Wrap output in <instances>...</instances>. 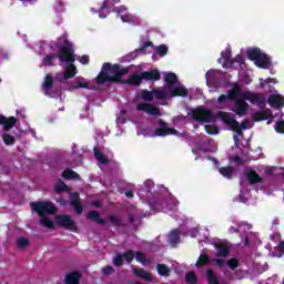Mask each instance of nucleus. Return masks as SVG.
<instances>
[{
  "label": "nucleus",
  "mask_w": 284,
  "mask_h": 284,
  "mask_svg": "<svg viewBox=\"0 0 284 284\" xmlns=\"http://www.w3.org/2000/svg\"><path fill=\"white\" fill-rule=\"evenodd\" d=\"M227 101H233L234 104L232 105V112H235L237 116H245L247 110H250V104L245 101H250L253 105H261L263 100L261 95L253 93L252 91H241V84L235 82L233 89H231L226 94H222L217 98V103L222 108H225Z\"/></svg>",
  "instance_id": "nucleus-1"
},
{
  "label": "nucleus",
  "mask_w": 284,
  "mask_h": 284,
  "mask_svg": "<svg viewBox=\"0 0 284 284\" xmlns=\"http://www.w3.org/2000/svg\"><path fill=\"white\" fill-rule=\"evenodd\" d=\"M164 81L166 87L164 89H156L153 91L144 90L141 93V99L150 103L155 97L163 101L164 99H172V97H187V89L179 83V79L174 73H164Z\"/></svg>",
  "instance_id": "nucleus-2"
},
{
  "label": "nucleus",
  "mask_w": 284,
  "mask_h": 284,
  "mask_svg": "<svg viewBox=\"0 0 284 284\" xmlns=\"http://www.w3.org/2000/svg\"><path fill=\"white\" fill-rule=\"evenodd\" d=\"M55 48H60V52L58 53V59L61 63H71L65 67L64 73H58L54 78L59 83H65L68 79H73L77 77V67H74V49L68 42V38L62 36L58 39Z\"/></svg>",
  "instance_id": "nucleus-3"
},
{
  "label": "nucleus",
  "mask_w": 284,
  "mask_h": 284,
  "mask_svg": "<svg viewBox=\"0 0 284 284\" xmlns=\"http://www.w3.org/2000/svg\"><path fill=\"white\" fill-rule=\"evenodd\" d=\"M128 74V69L122 68L119 64H110L105 62L102 65L101 72L97 77V83L103 84L109 82H121L123 75Z\"/></svg>",
  "instance_id": "nucleus-4"
},
{
  "label": "nucleus",
  "mask_w": 284,
  "mask_h": 284,
  "mask_svg": "<svg viewBox=\"0 0 284 284\" xmlns=\"http://www.w3.org/2000/svg\"><path fill=\"white\" fill-rule=\"evenodd\" d=\"M31 209L33 212H37L40 216V224L43 225V227L52 229L54 227V222L50 220V217H47L50 214H54L57 212V207L54 204L50 201H43V202H32Z\"/></svg>",
  "instance_id": "nucleus-5"
},
{
  "label": "nucleus",
  "mask_w": 284,
  "mask_h": 284,
  "mask_svg": "<svg viewBox=\"0 0 284 284\" xmlns=\"http://www.w3.org/2000/svg\"><path fill=\"white\" fill-rule=\"evenodd\" d=\"M217 116L222 120L224 125L231 128V130H233V132H236L239 136H241L242 130H250V128H252L253 125L252 121H244L242 122V124H239V122L234 118V114L230 112L221 111Z\"/></svg>",
  "instance_id": "nucleus-6"
},
{
  "label": "nucleus",
  "mask_w": 284,
  "mask_h": 284,
  "mask_svg": "<svg viewBox=\"0 0 284 284\" xmlns=\"http://www.w3.org/2000/svg\"><path fill=\"white\" fill-rule=\"evenodd\" d=\"M247 54L248 59H251V61H254L257 68H263L264 70H267V68L272 65V62L270 61L267 54L261 52L258 49H250Z\"/></svg>",
  "instance_id": "nucleus-7"
},
{
  "label": "nucleus",
  "mask_w": 284,
  "mask_h": 284,
  "mask_svg": "<svg viewBox=\"0 0 284 284\" xmlns=\"http://www.w3.org/2000/svg\"><path fill=\"white\" fill-rule=\"evenodd\" d=\"M187 118L199 123H210L212 121V111L205 109L192 110L189 112Z\"/></svg>",
  "instance_id": "nucleus-8"
},
{
  "label": "nucleus",
  "mask_w": 284,
  "mask_h": 284,
  "mask_svg": "<svg viewBox=\"0 0 284 284\" xmlns=\"http://www.w3.org/2000/svg\"><path fill=\"white\" fill-rule=\"evenodd\" d=\"M159 124L161 125L160 129L155 130L154 133H143L144 136H168L170 134H179V131H176L175 129L169 128L168 124L165 123V121L163 120H159Z\"/></svg>",
  "instance_id": "nucleus-9"
},
{
  "label": "nucleus",
  "mask_w": 284,
  "mask_h": 284,
  "mask_svg": "<svg viewBox=\"0 0 284 284\" xmlns=\"http://www.w3.org/2000/svg\"><path fill=\"white\" fill-rule=\"evenodd\" d=\"M55 223H58V225H61V227H64L65 230L77 232V224L69 215H57Z\"/></svg>",
  "instance_id": "nucleus-10"
},
{
  "label": "nucleus",
  "mask_w": 284,
  "mask_h": 284,
  "mask_svg": "<svg viewBox=\"0 0 284 284\" xmlns=\"http://www.w3.org/2000/svg\"><path fill=\"white\" fill-rule=\"evenodd\" d=\"M136 110L145 112V114H149L150 116H161V111L159 110V108L150 103H139L136 105Z\"/></svg>",
  "instance_id": "nucleus-11"
},
{
  "label": "nucleus",
  "mask_w": 284,
  "mask_h": 284,
  "mask_svg": "<svg viewBox=\"0 0 284 284\" xmlns=\"http://www.w3.org/2000/svg\"><path fill=\"white\" fill-rule=\"evenodd\" d=\"M123 261L126 263H132V261H134V252L128 251L123 254H118L115 257H113V265H123Z\"/></svg>",
  "instance_id": "nucleus-12"
},
{
  "label": "nucleus",
  "mask_w": 284,
  "mask_h": 284,
  "mask_svg": "<svg viewBox=\"0 0 284 284\" xmlns=\"http://www.w3.org/2000/svg\"><path fill=\"white\" fill-rule=\"evenodd\" d=\"M178 205L179 201H176L174 197H171L169 201L160 204L161 207H158V210L162 212H176Z\"/></svg>",
  "instance_id": "nucleus-13"
},
{
  "label": "nucleus",
  "mask_w": 284,
  "mask_h": 284,
  "mask_svg": "<svg viewBox=\"0 0 284 284\" xmlns=\"http://www.w3.org/2000/svg\"><path fill=\"white\" fill-rule=\"evenodd\" d=\"M232 55V50L226 49L221 53V59L219 63H223V68H234V61L230 58Z\"/></svg>",
  "instance_id": "nucleus-14"
},
{
  "label": "nucleus",
  "mask_w": 284,
  "mask_h": 284,
  "mask_svg": "<svg viewBox=\"0 0 284 284\" xmlns=\"http://www.w3.org/2000/svg\"><path fill=\"white\" fill-rule=\"evenodd\" d=\"M0 124L3 125L4 132H8L9 130H12L14 125H17V119L14 118H6L0 115Z\"/></svg>",
  "instance_id": "nucleus-15"
},
{
  "label": "nucleus",
  "mask_w": 284,
  "mask_h": 284,
  "mask_svg": "<svg viewBox=\"0 0 284 284\" xmlns=\"http://www.w3.org/2000/svg\"><path fill=\"white\" fill-rule=\"evenodd\" d=\"M79 88L90 90V82L81 77L75 78L74 83L70 87V90H79Z\"/></svg>",
  "instance_id": "nucleus-16"
},
{
  "label": "nucleus",
  "mask_w": 284,
  "mask_h": 284,
  "mask_svg": "<svg viewBox=\"0 0 284 284\" xmlns=\"http://www.w3.org/2000/svg\"><path fill=\"white\" fill-rule=\"evenodd\" d=\"M52 83H53V78L52 74H47L44 82L42 84V90L44 94L52 97V93H50V90H52Z\"/></svg>",
  "instance_id": "nucleus-17"
},
{
  "label": "nucleus",
  "mask_w": 284,
  "mask_h": 284,
  "mask_svg": "<svg viewBox=\"0 0 284 284\" xmlns=\"http://www.w3.org/2000/svg\"><path fill=\"white\" fill-rule=\"evenodd\" d=\"M142 79H145V81H159L161 75L158 70L145 71L142 73Z\"/></svg>",
  "instance_id": "nucleus-18"
},
{
  "label": "nucleus",
  "mask_w": 284,
  "mask_h": 284,
  "mask_svg": "<svg viewBox=\"0 0 284 284\" xmlns=\"http://www.w3.org/2000/svg\"><path fill=\"white\" fill-rule=\"evenodd\" d=\"M223 72L219 70H209L205 74L206 83L210 85L211 83H214L215 79H219Z\"/></svg>",
  "instance_id": "nucleus-19"
},
{
  "label": "nucleus",
  "mask_w": 284,
  "mask_h": 284,
  "mask_svg": "<svg viewBox=\"0 0 284 284\" xmlns=\"http://www.w3.org/2000/svg\"><path fill=\"white\" fill-rule=\"evenodd\" d=\"M215 250L217 256H221L222 258L230 256V246H227V244H215Z\"/></svg>",
  "instance_id": "nucleus-20"
},
{
  "label": "nucleus",
  "mask_w": 284,
  "mask_h": 284,
  "mask_svg": "<svg viewBox=\"0 0 284 284\" xmlns=\"http://www.w3.org/2000/svg\"><path fill=\"white\" fill-rule=\"evenodd\" d=\"M133 274L135 276H139V278H143L144 281H149V282H152L154 281V278L152 277V274H150V272L141 268V270H133Z\"/></svg>",
  "instance_id": "nucleus-21"
},
{
  "label": "nucleus",
  "mask_w": 284,
  "mask_h": 284,
  "mask_svg": "<svg viewBox=\"0 0 284 284\" xmlns=\"http://www.w3.org/2000/svg\"><path fill=\"white\" fill-rule=\"evenodd\" d=\"M268 104L271 108H281V105H284V98L281 95H271L268 98Z\"/></svg>",
  "instance_id": "nucleus-22"
},
{
  "label": "nucleus",
  "mask_w": 284,
  "mask_h": 284,
  "mask_svg": "<svg viewBox=\"0 0 284 284\" xmlns=\"http://www.w3.org/2000/svg\"><path fill=\"white\" fill-rule=\"evenodd\" d=\"M70 199H71V205L72 207H74V211L78 214H81V212H83V206H81V204L79 203V194L72 193Z\"/></svg>",
  "instance_id": "nucleus-23"
},
{
  "label": "nucleus",
  "mask_w": 284,
  "mask_h": 284,
  "mask_svg": "<svg viewBox=\"0 0 284 284\" xmlns=\"http://www.w3.org/2000/svg\"><path fill=\"white\" fill-rule=\"evenodd\" d=\"M120 19L123 23H132L135 26V23H139V18L136 16H133L132 13L121 14Z\"/></svg>",
  "instance_id": "nucleus-24"
},
{
  "label": "nucleus",
  "mask_w": 284,
  "mask_h": 284,
  "mask_svg": "<svg viewBox=\"0 0 284 284\" xmlns=\"http://www.w3.org/2000/svg\"><path fill=\"white\" fill-rule=\"evenodd\" d=\"M141 81H143V73L141 75H131L129 79L124 81V83H128L129 85H141Z\"/></svg>",
  "instance_id": "nucleus-25"
},
{
  "label": "nucleus",
  "mask_w": 284,
  "mask_h": 284,
  "mask_svg": "<svg viewBox=\"0 0 284 284\" xmlns=\"http://www.w3.org/2000/svg\"><path fill=\"white\" fill-rule=\"evenodd\" d=\"M150 48V42H146L141 47L140 49H136L134 52L131 54L126 55L128 61H132L133 59H136L139 57V53L142 52V54L145 53V49Z\"/></svg>",
  "instance_id": "nucleus-26"
},
{
  "label": "nucleus",
  "mask_w": 284,
  "mask_h": 284,
  "mask_svg": "<svg viewBox=\"0 0 284 284\" xmlns=\"http://www.w3.org/2000/svg\"><path fill=\"white\" fill-rule=\"evenodd\" d=\"M246 230H252V225H251V224H247V223H245V222H241V223L239 224V229H236V227H234V226H231V227L229 229V232H230L231 234H234V232H245Z\"/></svg>",
  "instance_id": "nucleus-27"
},
{
  "label": "nucleus",
  "mask_w": 284,
  "mask_h": 284,
  "mask_svg": "<svg viewBox=\"0 0 284 284\" xmlns=\"http://www.w3.org/2000/svg\"><path fill=\"white\" fill-rule=\"evenodd\" d=\"M180 236H181V231L179 230L171 231L169 234V243H171V245H176V243H179Z\"/></svg>",
  "instance_id": "nucleus-28"
},
{
  "label": "nucleus",
  "mask_w": 284,
  "mask_h": 284,
  "mask_svg": "<svg viewBox=\"0 0 284 284\" xmlns=\"http://www.w3.org/2000/svg\"><path fill=\"white\" fill-rule=\"evenodd\" d=\"M246 178L250 183H261V176L256 174L255 171L248 170L246 172Z\"/></svg>",
  "instance_id": "nucleus-29"
},
{
  "label": "nucleus",
  "mask_w": 284,
  "mask_h": 284,
  "mask_svg": "<svg viewBox=\"0 0 284 284\" xmlns=\"http://www.w3.org/2000/svg\"><path fill=\"white\" fill-rule=\"evenodd\" d=\"M88 219H90V221H95V223H99L100 225H105V220H102L97 211H91L88 214Z\"/></svg>",
  "instance_id": "nucleus-30"
},
{
  "label": "nucleus",
  "mask_w": 284,
  "mask_h": 284,
  "mask_svg": "<svg viewBox=\"0 0 284 284\" xmlns=\"http://www.w3.org/2000/svg\"><path fill=\"white\" fill-rule=\"evenodd\" d=\"M219 172L225 179H232V175L234 174V168L232 166L220 168Z\"/></svg>",
  "instance_id": "nucleus-31"
},
{
  "label": "nucleus",
  "mask_w": 284,
  "mask_h": 284,
  "mask_svg": "<svg viewBox=\"0 0 284 284\" xmlns=\"http://www.w3.org/2000/svg\"><path fill=\"white\" fill-rule=\"evenodd\" d=\"M156 270L160 276H170V272H172V270L165 264H158Z\"/></svg>",
  "instance_id": "nucleus-32"
},
{
  "label": "nucleus",
  "mask_w": 284,
  "mask_h": 284,
  "mask_svg": "<svg viewBox=\"0 0 284 284\" xmlns=\"http://www.w3.org/2000/svg\"><path fill=\"white\" fill-rule=\"evenodd\" d=\"M93 152H94V156H95L97 161H99V163H102V164L109 163L108 158L105 155H103V153H101L99 149L94 148Z\"/></svg>",
  "instance_id": "nucleus-33"
},
{
  "label": "nucleus",
  "mask_w": 284,
  "mask_h": 284,
  "mask_svg": "<svg viewBox=\"0 0 284 284\" xmlns=\"http://www.w3.org/2000/svg\"><path fill=\"white\" fill-rule=\"evenodd\" d=\"M210 263V257H207V254L201 253L197 262L195 263V267H201L203 265H207Z\"/></svg>",
  "instance_id": "nucleus-34"
},
{
  "label": "nucleus",
  "mask_w": 284,
  "mask_h": 284,
  "mask_svg": "<svg viewBox=\"0 0 284 284\" xmlns=\"http://www.w3.org/2000/svg\"><path fill=\"white\" fill-rule=\"evenodd\" d=\"M206 276L209 284H221V282H219V277H216V274H214L212 270H207Z\"/></svg>",
  "instance_id": "nucleus-35"
},
{
  "label": "nucleus",
  "mask_w": 284,
  "mask_h": 284,
  "mask_svg": "<svg viewBox=\"0 0 284 284\" xmlns=\"http://www.w3.org/2000/svg\"><path fill=\"white\" fill-rule=\"evenodd\" d=\"M135 261H138V263H142V265H148L150 264V260L145 257V254L141 253V252H136L135 253Z\"/></svg>",
  "instance_id": "nucleus-36"
},
{
  "label": "nucleus",
  "mask_w": 284,
  "mask_h": 284,
  "mask_svg": "<svg viewBox=\"0 0 284 284\" xmlns=\"http://www.w3.org/2000/svg\"><path fill=\"white\" fill-rule=\"evenodd\" d=\"M63 179H79V174L74 171L65 170L62 172Z\"/></svg>",
  "instance_id": "nucleus-37"
},
{
  "label": "nucleus",
  "mask_w": 284,
  "mask_h": 284,
  "mask_svg": "<svg viewBox=\"0 0 284 284\" xmlns=\"http://www.w3.org/2000/svg\"><path fill=\"white\" fill-rule=\"evenodd\" d=\"M54 190H55V192H68L69 187H68V185H65V183H63L62 181H59L54 185Z\"/></svg>",
  "instance_id": "nucleus-38"
},
{
  "label": "nucleus",
  "mask_w": 284,
  "mask_h": 284,
  "mask_svg": "<svg viewBox=\"0 0 284 284\" xmlns=\"http://www.w3.org/2000/svg\"><path fill=\"white\" fill-rule=\"evenodd\" d=\"M29 243H30V241L26 237H19L17 241V245H18V247H20V250L28 247Z\"/></svg>",
  "instance_id": "nucleus-39"
},
{
  "label": "nucleus",
  "mask_w": 284,
  "mask_h": 284,
  "mask_svg": "<svg viewBox=\"0 0 284 284\" xmlns=\"http://www.w3.org/2000/svg\"><path fill=\"white\" fill-rule=\"evenodd\" d=\"M2 141L6 143V145H13L14 144V138L10 134L4 133L2 135Z\"/></svg>",
  "instance_id": "nucleus-40"
},
{
  "label": "nucleus",
  "mask_w": 284,
  "mask_h": 284,
  "mask_svg": "<svg viewBox=\"0 0 284 284\" xmlns=\"http://www.w3.org/2000/svg\"><path fill=\"white\" fill-rule=\"evenodd\" d=\"M185 281H186V283L195 284L196 283V274H194V272L186 273Z\"/></svg>",
  "instance_id": "nucleus-41"
},
{
  "label": "nucleus",
  "mask_w": 284,
  "mask_h": 284,
  "mask_svg": "<svg viewBox=\"0 0 284 284\" xmlns=\"http://www.w3.org/2000/svg\"><path fill=\"white\" fill-rule=\"evenodd\" d=\"M204 130H206L207 134H219V128L214 125H205Z\"/></svg>",
  "instance_id": "nucleus-42"
},
{
  "label": "nucleus",
  "mask_w": 284,
  "mask_h": 284,
  "mask_svg": "<svg viewBox=\"0 0 284 284\" xmlns=\"http://www.w3.org/2000/svg\"><path fill=\"white\" fill-rule=\"evenodd\" d=\"M57 59V55H47L43 58L42 63L43 65H52V61Z\"/></svg>",
  "instance_id": "nucleus-43"
},
{
  "label": "nucleus",
  "mask_w": 284,
  "mask_h": 284,
  "mask_svg": "<svg viewBox=\"0 0 284 284\" xmlns=\"http://www.w3.org/2000/svg\"><path fill=\"white\" fill-rule=\"evenodd\" d=\"M227 265H229L230 270H236V267H239V260L230 258L227 261Z\"/></svg>",
  "instance_id": "nucleus-44"
},
{
  "label": "nucleus",
  "mask_w": 284,
  "mask_h": 284,
  "mask_svg": "<svg viewBox=\"0 0 284 284\" xmlns=\"http://www.w3.org/2000/svg\"><path fill=\"white\" fill-rule=\"evenodd\" d=\"M156 50L161 57H165L168 54V45L165 44L156 47Z\"/></svg>",
  "instance_id": "nucleus-45"
},
{
  "label": "nucleus",
  "mask_w": 284,
  "mask_h": 284,
  "mask_svg": "<svg viewBox=\"0 0 284 284\" xmlns=\"http://www.w3.org/2000/svg\"><path fill=\"white\" fill-rule=\"evenodd\" d=\"M263 119H267V114H265L264 111H261L254 114L255 121H263Z\"/></svg>",
  "instance_id": "nucleus-46"
},
{
  "label": "nucleus",
  "mask_w": 284,
  "mask_h": 284,
  "mask_svg": "<svg viewBox=\"0 0 284 284\" xmlns=\"http://www.w3.org/2000/svg\"><path fill=\"white\" fill-rule=\"evenodd\" d=\"M275 130L276 132L284 134V121L276 122Z\"/></svg>",
  "instance_id": "nucleus-47"
},
{
  "label": "nucleus",
  "mask_w": 284,
  "mask_h": 284,
  "mask_svg": "<svg viewBox=\"0 0 284 284\" xmlns=\"http://www.w3.org/2000/svg\"><path fill=\"white\" fill-rule=\"evenodd\" d=\"M126 10H128V7L120 6V7L114 8L113 12H116V14H120V17H121V14H123V12H126Z\"/></svg>",
  "instance_id": "nucleus-48"
},
{
  "label": "nucleus",
  "mask_w": 284,
  "mask_h": 284,
  "mask_svg": "<svg viewBox=\"0 0 284 284\" xmlns=\"http://www.w3.org/2000/svg\"><path fill=\"white\" fill-rule=\"evenodd\" d=\"M102 273L105 274L106 276L110 274H114V267L112 266H105L102 268Z\"/></svg>",
  "instance_id": "nucleus-49"
},
{
  "label": "nucleus",
  "mask_w": 284,
  "mask_h": 284,
  "mask_svg": "<svg viewBox=\"0 0 284 284\" xmlns=\"http://www.w3.org/2000/svg\"><path fill=\"white\" fill-rule=\"evenodd\" d=\"M79 61L82 63V65H88L90 63V58L88 55H83L79 58Z\"/></svg>",
  "instance_id": "nucleus-50"
},
{
  "label": "nucleus",
  "mask_w": 284,
  "mask_h": 284,
  "mask_svg": "<svg viewBox=\"0 0 284 284\" xmlns=\"http://www.w3.org/2000/svg\"><path fill=\"white\" fill-rule=\"evenodd\" d=\"M232 61H233V67H231V68H234V63H239V65H241V63H243V55L237 54V55L235 57V59L232 60Z\"/></svg>",
  "instance_id": "nucleus-51"
},
{
  "label": "nucleus",
  "mask_w": 284,
  "mask_h": 284,
  "mask_svg": "<svg viewBox=\"0 0 284 284\" xmlns=\"http://www.w3.org/2000/svg\"><path fill=\"white\" fill-rule=\"evenodd\" d=\"M213 262L215 263V265H217V267H223L225 265V260H213Z\"/></svg>",
  "instance_id": "nucleus-52"
},
{
  "label": "nucleus",
  "mask_w": 284,
  "mask_h": 284,
  "mask_svg": "<svg viewBox=\"0 0 284 284\" xmlns=\"http://www.w3.org/2000/svg\"><path fill=\"white\" fill-rule=\"evenodd\" d=\"M110 221L113 225H119V219L116 216H110Z\"/></svg>",
  "instance_id": "nucleus-53"
},
{
  "label": "nucleus",
  "mask_w": 284,
  "mask_h": 284,
  "mask_svg": "<svg viewBox=\"0 0 284 284\" xmlns=\"http://www.w3.org/2000/svg\"><path fill=\"white\" fill-rule=\"evenodd\" d=\"M125 196H128V199H133L134 197V193H132V191H126Z\"/></svg>",
  "instance_id": "nucleus-54"
},
{
  "label": "nucleus",
  "mask_w": 284,
  "mask_h": 284,
  "mask_svg": "<svg viewBox=\"0 0 284 284\" xmlns=\"http://www.w3.org/2000/svg\"><path fill=\"white\" fill-rule=\"evenodd\" d=\"M277 250H278L280 252H282V254H284V242H282V243L278 245Z\"/></svg>",
  "instance_id": "nucleus-55"
},
{
  "label": "nucleus",
  "mask_w": 284,
  "mask_h": 284,
  "mask_svg": "<svg viewBox=\"0 0 284 284\" xmlns=\"http://www.w3.org/2000/svg\"><path fill=\"white\" fill-rule=\"evenodd\" d=\"M121 0H108V3L114 6V3H120Z\"/></svg>",
  "instance_id": "nucleus-56"
},
{
  "label": "nucleus",
  "mask_w": 284,
  "mask_h": 284,
  "mask_svg": "<svg viewBox=\"0 0 284 284\" xmlns=\"http://www.w3.org/2000/svg\"><path fill=\"white\" fill-rule=\"evenodd\" d=\"M145 185H148L149 187H154V182H152L151 180H148L145 182Z\"/></svg>",
  "instance_id": "nucleus-57"
},
{
  "label": "nucleus",
  "mask_w": 284,
  "mask_h": 284,
  "mask_svg": "<svg viewBox=\"0 0 284 284\" xmlns=\"http://www.w3.org/2000/svg\"><path fill=\"white\" fill-rule=\"evenodd\" d=\"M199 231L194 230V231H191L189 232V235L192 236V239H194V236H196Z\"/></svg>",
  "instance_id": "nucleus-58"
},
{
  "label": "nucleus",
  "mask_w": 284,
  "mask_h": 284,
  "mask_svg": "<svg viewBox=\"0 0 284 284\" xmlns=\"http://www.w3.org/2000/svg\"><path fill=\"white\" fill-rule=\"evenodd\" d=\"M233 139L236 148H239V135H234Z\"/></svg>",
  "instance_id": "nucleus-59"
},
{
  "label": "nucleus",
  "mask_w": 284,
  "mask_h": 284,
  "mask_svg": "<svg viewBox=\"0 0 284 284\" xmlns=\"http://www.w3.org/2000/svg\"><path fill=\"white\" fill-rule=\"evenodd\" d=\"M250 244V236H245L244 237V245H248Z\"/></svg>",
  "instance_id": "nucleus-60"
},
{
  "label": "nucleus",
  "mask_w": 284,
  "mask_h": 284,
  "mask_svg": "<svg viewBox=\"0 0 284 284\" xmlns=\"http://www.w3.org/2000/svg\"><path fill=\"white\" fill-rule=\"evenodd\" d=\"M265 83H272V79H267L264 82H261L262 88H263V85H265Z\"/></svg>",
  "instance_id": "nucleus-61"
},
{
  "label": "nucleus",
  "mask_w": 284,
  "mask_h": 284,
  "mask_svg": "<svg viewBox=\"0 0 284 284\" xmlns=\"http://www.w3.org/2000/svg\"><path fill=\"white\" fill-rule=\"evenodd\" d=\"M0 57H2V59H8V53H3L2 51H0Z\"/></svg>",
  "instance_id": "nucleus-62"
},
{
  "label": "nucleus",
  "mask_w": 284,
  "mask_h": 284,
  "mask_svg": "<svg viewBox=\"0 0 284 284\" xmlns=\"http://www.w3.org/2000/svg\"><path fill=\"white\" fill-rule=\"evenodd\" d=\"M234 161H235V163H241V158L235 156V158H234Z\"/></svg>",
  "instance_id": "nucleus-63"
},
{
  "label": "nucleus",
  "mask_w": 284,
  "mask_h": 284,
  "mask_svg": "<svg viewBox=\"0 0 284 284\" xmlns=\"http://www.w3.org/2000/svg\"><path fill=\"white\" fill-rule=\"evenodd\" d=\"M181 116H176V118H173V121H174V123H176V121H181Z\"/></svg>",
  "instance_id": "nucleus-64"
}]
</instances>
